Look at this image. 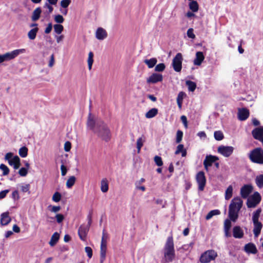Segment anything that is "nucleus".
I'll use <instances>...</instances> for the list:
<instances>
[{"label": "nucleus", "mask_w": 263, "mask_h": 263, "mask_svg": "<svg viewBox=\"0 0 263 263\" xmlns=\"http://www.w3.org/2000/svg\"><path fill=\"white\" fill-rule=\"evenodd\" d=\"M61 175L62 176H65L66 174L67 171V168L64 164H62L61 166Z\"/></svg>", "instance_id": "774afa93"}, {"label": "nucleus", "mask_w": 263, "mask_h": 263, "mask_svg": "<svg viewBox=\"0 0 263 263\" xmlns=\"http://www.w3.org/2000/svg\"><path fill=\"white\" fill-rule=\"evenodd\" d=\"M71 0H62L61 1V6L64 8H67L71 3Z\"/></svg>", "instance_id": "09e8293b"}, {"label": "nucleus", "mask_w": 263, "mask_h": 263, "mask_svg": "<svg viewBox=\"0 0 263 263\" xmlns=\"http://www.w3.org/2000/svg\"><path fill=\"white\" fill-rule=\"evenodd\" d=\"M60 238V235L58 232H55L52 235L50 240L49 241V245L51 247L54 246Z\"/></svg>", "instance_id": "5701e85b"}, {"label": "nucleus", "mask_w": 263, "mask_h": 263, "mask_svg": "<svg viewBox=\"0 0 263 263\" xmlns=\"http://www.w3.org/2000/svg\"><path fill=\"white\" fill-rule=\"evenodd\" d=\"M219 160L218 157L213 155L206 156L205 159L203 161V165L205 170L206 171H209V167L211 166L217 160Z\"/></svg>", "instance_id": "9b49d317"}, {"label": "nucleus", "mask_w": 263, "mask_h": 263, "mask_svg": "<svg viewBox=\"0 0 263 263\" xmlns=\"http://www.w3.org/2000/svg\"><path fill=\"white\" fill-rule=\"evenodd\" d=\"M85 251L87 254L88 257L91 258L92 256V250L90 247H86L85 248Z\"/></svg>", "instance_id": "4d7b16f0"}, {"label": "nucleus", "mask_w": 263, "mask_h": 263, "mask_svg": "<svg viewBox=\"0 0 263 263\" xmlns=\"http://www.w3.org/2000/svg\"><path fill=\"white\" fill-rule=\"evenodd\" d=\"M71 148V144L69 141H66L64 144V150L65 152H69Z\"/></svg>", "instance_id": "680f3d73"}, {"label": "nucleus", "mask_w": 263, "mask_h": 263, "mask_svg": "<svg viewBox=\"0 0 263 263\" xmlns=\"http://www.w3.org/2000/svg\"><path fill=\"white\" fill-rule=\"evenodd\" d=\"M244 235L243 230L239 226H235L233 228V236L235 238H241Z\"/></svg>", "instance_id": "a211bd4d"}, {"label": "nucleus", "mask_w": 263, "mask_h": 263, "mask_svg": "<svg viewBox=\"0 0 263 263\" xmlns=\"http://www.w3.org/2000/svg\"><path fill=\"white\" fill-rule=\"evenodd\" d=\"M55 218H56L57 222L59 223H61L64 219V215L61 214H57L55 216Z\"/></svg>", "instance_id": "052dcab7"}, {"label": "nucleus", "mask_w": 263, "mask_h": 263, "mask_svg": "<svg viewBox=\"0 0 263 263\" xmlns=\"http://www.w3.org/2000/svg\"><path fill=\"white\" fill-rule=\"evenodd\" d=\"M238 118L240 121H244L247 119V108L238 109Z\"/></svg>", "instance_id": "4be33fe9"}, {"label": "nucleus", "mask_w": 263, "mask_h": 263, "mask_svg": "<svg viewBox=\"0 0 263 263\" xmlns=\"http://www.w3.org/2000/svg\"><path fill=\"white\" fill-rule=\"evenodd\" d=\"M61 199V194L58 192L54 193L52 198V200L56 202L60 201Z\"/></svg>", "instance_id": "49530a36"}, {"label": "nucleus", "mask_w": 263, "mask_h": 263, "mask_svg": "<svg viewBox=\"0 0 263 263\" xmlns=\"http://www.w3.org/2000/svg\"><path fill=\"white\" fill-rule=\"evenodd\" d=\"M233 187L232 185H229L225 193V199L226 200L230 199L232 196Z\"/></svg>", "instance_id": "c9c22d12"}, {"label": "nucleus", "mask_w": 263, "mask_h": 263, "mask_svg": "<svg viewBox=\"0 0 263 263\" xmlns=\"http://www.w3.org/2000/svg\"><path fill=\"white\" fill-rule=\"evenodd\" d=\"M41 12V8L40 7L36 8L32 13V15L31 16L32 21H36L38 20L40 17Z\"/></svg>", "instance_id": "b1692460"}, {"label": "nucleus", "mask_w": 263, "mask_h": 263, "mask_svg": "<svg viewBox=\"0 0 263 263\" xmlns=\"http://www.w3.org/2000/svg\"><path fill=\"white\" fill-rule=\"evenodd\" d=\"M76 180V178L74 176L70 177L66 182V186L68 188H71L74 184Z\"/></svg>", "instance_id": "58836bf2"}, {"label": "nucleus", "mask_w": 263, "mask_h": 263, "mask_svg": "<svg viewBox=\"0 0 263 263\" xmlns=\"http://www.w3.org/2000/svg\"><path fill=\"white\" fill-rule=\"evenodd\" d=\"M54 20L56 23L61 24L64 22V18L61 14H57L54 16Z\"/></svg>", "instance_id": "a18cd8bd"}, {"label": "nucleus", "mask_w": 263, "mask_h": 263, "mask_svg": "<svg viewBox=\"0 0 263 263\" xmlns=\"http://www.w3.org/2000/svg\"><path fill=\"white\" fill-rule=\"evenodd\" d=\"M186 96V94L183 91H180L178 95L177 101H183V98Z\"/></svg>", "instance_id": "13d9d810"}, {"label": "nucleus", "mask_w": 263, "mask_h": 263, "mask_svg": "<svg viewBox=\"0 0 263 263\" xmlns=\"http://www.w3.org/2000/svg\"><path fill=\"white\" fill-rule=\"evenodd\" d=\"M107 36L106 31L103 28H98L96 32V37L99 40H103Z\"/></svg>", "instance_id": "dca6fc26"}, {"label": "nucleus", "mask_w": 263, "mask_h": 263, "mask_svg": "<svg viewBox=\"0 0 263 263\" xmlns=\"http://www.w3.org/2000/svg\"><path fill=\"white\" fill-rule=\"evenodd\" d=\"M180 153H181V155L182 157H185L186 156V150L184 148V146L183 144H179L177 147V149L175 152L176 155L179 154Z\"/></svg>", "instance_id": "cd10ccee"}, {"label": "nucleus", "mask_w": 263, "mask_h": 263, "mask_svg": "<svg viewBox=\"0 0 263 263\" xmlns=\"http://www.w3.org/2000/svg\"><path fill=\"white\" fill-rule=\"evenodd\" d=\"M91 116V114L89 113L87 122V127L103 140L109 141L111 139V134L107 124L101 120L95 121Z\"/></svg>", "instance_id": "f257e3e1"}, {"label": "nucleus", "mask_w": 263, "mask_h": 263, "mask_svg": "<svg viewBox=\"0 0 263 263\" xmlns=\"http://www.w3.org/2000/svg\"><path fill=\"white\" fill-rule=\"evenodd\" d=\"M255 181L257 186L259 188L263 187V174L257 176Z\"/></svg>", "instance_id": "7c9ffc66"}, {"label": "nucleus", "mask_w": 263, "mask_h": 263, "mask_svg": "<svg viewBox=\"0 0 263 263\" xmlns=\"http://www.w3.org/2000/svg\"><path fill=\"white\" fill-rule=\"evenodd\" d=\"M187 36L192 39H194L195 38V35L194 33V30L193 28H189L187 31Z\"/></svg>", "instance_id": "3c124183"}, {"label": "nucleus", "mask_w": 263, "mask_h": 263, "mask_svg": "<svg viewBox=\"0 0 263 263\" xmlns=\"http://www.w3.org/2000/svg\"><path fill=\"white\" fill-rule=\"evenodd\" d=\"M44 8H47L48 9L49 13H51L53 11V8L51 6V5H50V4H49L48 3H45V4L44 5Z\"/></svg>", "instance_id": "e2e57ef3"}, {"label": "nucleus", "mask_w": 263, "mask_h": 263, "mask_svg": "<svg viewBox=\"0 0 263 263\" xmlns=\"http://www.w3.org/2000/svg\"><path fill=\"white\" fill-rule=\"evenodd\" d=\"M154 161L156 164L158 166H161L163 165L162 158L160 156H156L154 157Z\"/></svg>", "instance_id": "de8ad7c7"}, {"label": "nucleus", "mask_w": 263, "mask_h": 263, "mask_svg": "<svg viewBox=\"0 0 263 263\" xmlns=\"http://www.w3.org/2000/svg\"><path fill=\"white\" fill-rule=\"evenodd\" d=\"M242 200L240 197L233 199L229 205V217L230 219L235 221L238 217V212L242 206Z\"/></svg>", "instance_id": "f03ea898"}, {"label": "nucleus", "mask_w": 263, "mask_h": 263, "mask_svg": "<svg viewBox=\"0 0 263 263\" xmlns=\"http://www.w3.org/2000/svg\"><path fill=\"white\" fill-rule=\"evenodd\" d=\"M261 212V209L260 208H259L253 212V216H252L253 222L259 221L258 219H259V217L260 216Z\"/></svg>", "instance_id": "72a5a7b5"}, {"label": "nucleus", "mask_w": 263, "mask_h": 263, "mask_svg": "<svg viewBox=\"0 0 263 263\" xmlns=\"http://www.w3.org/2000/svg\"><path fill=\"white\" fill-rule=\"evenodd\" d=\"M217 256V252L214 250H209L201 254L199 258L201 263H209L214 260Z\"/></svg>", "instance_id": "39448f33"}, {"label": "nucleus", "mask_w": 263, "mask_h": 263, "mask_svg": "<svg viewBox=\"0 0 263 263\" xmlns=\"http://www.w3.org/2000/svg\"><path fill=\"white\" fill-rule=\"evenodd\" d=\"M25 51V49H16L11 52H7L4 54H0V63L5 61H9L14 59L20 53H24Z\"/></svg>", "instance_id": "423d86ee"}, {"label": "nucleus", "mask_w": 263, "mask_h": 263, "mask_svg": "<svg viewBox=\"0 0 263 263\" xmlns=\"http://www.w3.org/2000/svg\"><path fill=\"white\" fill-rule=\"evenodd\" d=\"M28 170L25 167H22L18 171V174L21 176L25 177L27 175Z\"/></svg>", "instance_id": "5fc2aeb1"}, {"label": "nucleus", "mask_w": 263, "mask_h": 263, "mask_svg": "<svg viewBox=\"0 0 263 263\" xmlns=\"http://www.w3.org/2000/svg\"><path fill=\"white\" fill-rule=\"evenodd\" d=\"M11 197L14 201L18 200L20 199L19 194L17 190H15L12 193Z\"/></svg>", "instance_id": "bf43d9fd"}, {"label": "nucleus", "mask_w": 263, "mask_h": 263, "mask_svg": "<svg viewBox=\"0 0 263 263\" xmlns=\"http://www.w3.org/2000/svg\"><path fill=\"white\" fill-rule=\"evenodd\" d=\"M165 68V65L164 63H159L155 66V70L157 72H162Z\"/></svg>", "instance_id": "37998d69"}, {"label": "nucleus", "mask_w": 263, "mask_h": 263, "mask_svg": "<svg viewBox=\"0 0 263 263\" xmlns=\"http://www.w3.org/2000/svg\"><path fill=\"white\" fill-rule=\"evenodd\" d=\"M30 187V185L29 184H26L24 185H22L21 186V191L23 193H26L28 192V194L30 193V192L29 191Z\"/></svg>", "instance_id": "603ef678"}, {"label": "nucleus", "mask_w": 263, "mask_h": 263, "mask_svg": "<svg viewBox=\"0 0 263 263\" xmlns=\"http://www.w3.org/2000/svg\"><path fill=\"white\" fill-rule=\"evenodd\" d=\"M220 214V212L219 210H213L210 211L205 216L206 220H209L215 215H218Z\"/></svg>", "instance_id": "473e14b6"}, {"label": "nucleus", "mask_w": 263, "mask_h": 263, "mask_svg": "<svg viewBox=\"0 0 263 263\" xmlns=\"http://www.w3.org/2000/svg\"><path fill=\"white\" fill-rule=\"evenodd\" d=\"M39 31L38 27H35L31 29L28 33V37L31 40H33L36 36V34Z\"/></svg>", "instance_id": "bb28decb"}, {"label": "nucleus", "mask_w": 263, "mask_h": 263, "mask_svg": "<svg viewBox=\"0 0 263 263\" xmlns=\"http://www.w3.org/2000/svg\"><path fill=\"white\" fill-rule=\"evenodd\" d=\"M157 62V60L155 58H152L151 59H145L144 61V63L147 65L149 68H152L155 66Z\"/></svg>", "instance_id": "a878e982"}, {"label": "nucleus", "mask_w": 263, "mask_h": 263, "mask_svg": "<svg viewBox=\"0 0 263 263\" xmlns=\"http://www.w3.org/2000/svg\"><path fill=\"white\" fill-rule=\"evenodd\" d=\"M249 158L252 162L255 163L263 164V149L261 148H255L250 152Z\"/></svg>", "instance_id": "20e7f679"}, {"label": "nucleus", "mask_w": 263, "mask_h": 263, "mask_svg": "<svg viewBox=\"0 0 263 263\" xmlns=\"http://www.w3.org/2000/svg\"><path fill=\"white\" fill-rule=\"evenodd\" d=\"M89 229L88 227H86L84 225L80 226L78 229V235L81 240L83 241L86 240Z\"/></svg>", "instance_id": "4468645a"}, {"label": "nucleus", "mask_w": 263, "mask_h": 263, "mask_svg": "<svg viewBox=\"0 0 263 263\" xmlns=\"http://www.w3.org/2000/svg\"><path fill=\"white\" fill-rule=\"evenodd\" d=\"M182 137H183V132L180 130H178L177 132V134H176V143H179L182 141Z\"/></svg>", "instance_id": "c03bdc74"}, {"label": "nucleus", "mask_w": 263, "mask_h": 263, "mask_svg": "<svg viewBox=\"0 0 263 263\" xmlns=\"http://www.w3.org/2000/svg\"><path fill=\"white\" fill-rule=\"evenodd\" d=\"M257 250L255 245L252 243H248V253L256 254Z\"/></svg>", "instance_id": "f704fd0d"}, {"label": "nucleus", "mask_w": 263, "mask_h": 263, "mask_svg": "<svg viewBox=\"0 0 263 263\" xmlns=\"http://www.w3.org/2000/svg\"><path fill=\"white\" fill-rule=\"evenodd\" d=\"M0 170L3 171V175H7L9 173V168L4 164H1L0 165Z\"/></svg>", "instance_id": "79ce46f5"}, {"label": "nucleus", "mask_w": 263, "mask_h": 263, "mask_svg": "<svg viewBox=\"0 0 263 263\" xmlns=\"http://www.w3.org/2000/svg\"><path fill=\"white\" fill-rule=\"evenodd\" d=\"M204 59L203 53L201 51H198L196 53V58L194 60V64L195 65L199 66Z\"/></svg>", "instance_id": "aec40b11"}, {"label": "nucleus", "mask_w": 263, "mask_h": 263, "mask_svg": "<svg viewBox=\"0 0 263 263\" xmlns=\"http://www.w3.org/2000/svg\"><path fill=\"white\" fill-rule=\"evenodd\" d=\"M183 57L181 53H177L173 59L172 66L174 70L177 72H180L182 69Z\"/></svg>", "instance_id": "6e6552de"}, {"label": "nucleus", "mask_w": 263, "mask_h": 263, "mask_svg": "<svg viewBox=\"0 0 263 263\" xmlns=\"http://www.w3.org/2000/svg\"><path fill=\"white\" fill-rule=\"evenodd\" d=\"M164 256L166 262H172L175 256L173 235L168 236L164 247Z\"/></svg>", "instance_id": "7ed1b4c3"}, {"label": "nucleus", "mask_w": 263, "mask_h": 263, "mask_svg": "<svg viewBox=\"0 0 263 263\" xmlns=\"http://www.w3.org/2000/svg\"><path fill=\"white\" fill-rule=\"evenodd\" d=\"M252 133L253 137L261 142L263 144V127L256 128Z\"/></svg>", "instance_id": "2eb2a0df"}, {"label": "nucleus", "mask_w": 263, "mask_h": 263, "mask_svg": "<svg viewBox=\"0 0 263 263\" xmlns=\"http://www.w3.org/2000/svg\"><path fill=\"white\" fill-rule=\"evenodd\" d=\"M101 190L103 193H106L108 190V183L106 179H103L101 182Z\"/></svg>", "instance_id": "c756f323"}, {"label": "nucleus", "mask_w": 263, "mask_h": 263, "mask_svg": "<svg viewBox=\"0 0 263 263\" xmlns=\"http://www.w3.org/2000/svg\"><path fill=\"white\" fill-rule=\"evenodd\" d=\"M52 28V23H48L47 27L46 28V29L45 30V31H44L45 33L46 34H49L51 31Z\"/></svg>", "instance_id": "69168bd1"}, {"label": "nucleus", "mask_w": 263, "mask_h": 263, "mask_svg": "<svg viewBox=\"0 0 263 263\" xmlns=\"http://www.w3.org/2000/svg\"><path fill=\"white\" fill-rule=\"evenodd\" d=\"M189 8L191 10H192L193 12H196L198 11L199 9V5L197 1H192L189 3Z\"/></svg>", "instance_id": "c85d7f7f"}, {"label": "nucleus", "mask_w": 263, "mask_h": 263, "mask_svg": "<svg viewBox=\"0 0 263 263\" xmlns=\"http://www.w3.org/2000/svg\"><path fill=\"white\" fill-rule=\"evenodd\" d=\"M247 184H244L241 189V195L243 198H247Z\"/></svg>", "instance_id": "864d4df0"}, {"label": "nucleus", "mask_w": 263, "mask_h": 263, "mask_svg": "<svg viewBox=\"0 0 263 263\" xmlns=\"http://www.w3.org/2000/svg\"><path fill=\"white\" fill-rule=\"evenodd\" d=\"M186 85L188 87V89L190 91H194L196 88V84L194 82L190 80H187L185 82Z\"/></svg>", "instance_id": "2f4dec72"}, {"label": "nucleus", "mask_w": 263, "mask_h": 263, "mask_svg": "<svg viewBox=\"0 0 263 263\" xmlns=\"http://www.w3.org/2000/svg\"><path fill=\"white\" fill-rule=\"evenodd\" d=\"M254 229H253V233L255 237H258L259 236L260 231L261 230L262 225L261 223L259 221L258 222H254Z\"/></svg>", "instance_id": "412c9836"}, {"label": "nucleus", "mask_w": 263, "mask_h": 263, "mask_svg": "<svg viewBox=\"0 0 263 263\" xmlns=\"http://www.w3.org/2000/svg\"><path fill=\"white\" fill-rule=\"evenodd\" d=\"M28 151L27 147L23 146L20 148L18 154L21 157L25 158L28 155Z\"/></svg>", "instance_id": "4c0bfd02"}, {"label": "nucleus", "mask_w": 263, "mask_h": 263, "mask_svg": "<svg viewBox=\"0 0 263 263\" xmlns=\"http://www.w3.org/2000/svg\"><path fill=\"white\" fill-rule=\"evenodd\" d=\"M196 180L198 184V190L202 191L206 184V178L203 171L199 172L196 176Z\"/></svg>", "instance_id": "1a4fd4ad"}, {"label": "nucleus", "mask_w": 263, "mask_h": 263, "mask_svg": "<svg viewBox=\"0 0 263 263\" xmlns=\"http://www.w3.org/2000/svg\"><path fill=\"white\" fill-rule=\"evenodd\" d=\"M163 76L160 73H153L146 80V82L148 84H155L158 82L162 81Z\"/></svg>", "instance_id": "ddd939ff"}, {"label": "nucleus", "mask_w": 263, "mask_h": 263, "mask_svg": "<svg viewBox=\"0 0 263 263\" xmlns=\"http://www.w3.org/2000/svg\"><path fill=\"white\" fill-rule=\"evenodd\" d=\"M158 113V110L156 108H153L149 110L145 114V117L148 119L155 117Z\"/></svg>", "instance_id": "393cba45"}, {"label": "nucleus", "mask_w": 263, "mask_h": 263, "mask_svg": "<svg viewBox=\"0 0 263 263\" xmlns=\"http://www.w3.org/2000/svg\"><path fill=\"white\" fill-rule=\"evenodd\" d=\"M234 148L232 146L221 145L218 147L217 151L219 153L226 157H228L232 154Z\"/></svg>", "instance_id": "f8f14e48"}, {"label": "nucleus", "mask_w": 263, "mask_h": 263, "mask_svg": "<svg viewBox=\"0 0 263 263\" xmlns=\"http://www.w3.org/2000/svg\"><path fill=\"white\" fill-rule=\"evenodd\" d=\"M231 220L230 219H227L225 220L224 222V229H227V230L231 229V228L232 226V223H231Z\"/></svg>", "instance_id": "8fccbe9b"}, {"label": "nucleus", "mask_w": 263, "mask_h": 263, "mask_svg": "<svg viewBox=\"0 0 263 263\" xmlns=\"http://www.w3.org/2000/svg\"><path fill=\"white\" fill-rule=\"evenodd\" d=\"M9 190H5L0 192V199L4 198L6 196L7 194L9 193Z\"/></svg>", "instance_id": "338daca9"}, {"label": "nucleus", "mask_w": 263, "mask_h": 263, "mask_svg": "<svg viewBox=\"0 0 263 263\" xmlns=\"http://www.w3.org/2000/svg\"><path fill=\"white\" fill-rule=\"evenodd\" d=\"M261 196L258 192L248 196V208H255L260 202Z\"/></svg>", "instance_id": "0eeeda50"}, {"label": "nucleus", "mask_w": 263, "mask_h": 263, "mask_svg": "<svg viewBox=\"0 0 263 263\" xmlns=\"http://www.w3.org/2000/svg\"><path fill=\"white\" fill-rule=\"evenodd\" d=\"M9 214L8 212L3 213L1 214V223L2 226H6L10 222L11 219Z\"/></svg>", "instance_id": "6ab92c4d"}, {"label": "nucleus", "mask_w": 263, "mask_h": 263, "mask_svg": "<svg viewBox=\"0 0 263 263\" xmlns=\"http://www.w3.org/2000/svg\"><path fill=\"white\" fill-rule=\"evenodd\" d=\"M104 230L103 232V236L101 239L100 247V263H103L106 258L107 251V241L104 238Z\"/></svg>", "instance_id": "9d476101"}, {"label": "nucleus", "mask_w": 263, "mask_h": 263, "mask_svg": "<svg viewBox=\"0 0 263 263\" xmlns=\"http://www.w3.org/2000/svg\"><path fill=\"white\" fill-rule=\"evenodd\" d=\"M54 32L57 34H61L64 30V27L61 24H55L53 25Z\"/></svg>", "instance_id": "a19ab883"}, {"label": "nucleus", "mask_w": 263, "mask_h": 263, "mask_svg": "<svg viewBox=\"0 0 263 263\" xmlns=\"http://www.w3.org/2000/svg\"><path fill=\"white\" fill-rule=\"evenodd\" d=\"M93 52L92 51L89 52V54H88V60H87L88 68L89 70H90L91 69L92 65V64L93 62Z\"/></svg>", "instance_id": "ea45409f"}, {"label": "nucleus", "mask_w": 263, "mask_h": 263, "mask_svg": "<svg viewBox=\"0 0 263 263\" xmlns=\"http://www.w3.org/2000/svg\"><path fill=\"white\" fill-rule=\"evenodd\" d=\"M181 120L182 122L183 123L184 127L186 128H187V118L185 116L182 115L181 116Z\"/></svg>", "instance_id": "0e129e2a"}, {"label": "nucleus", "mask_w": 263, "mask_h": 263, "mask_svg": "<svg viewBox=\"0 0 263 263\" xmlns=\"http://www.w3.org/2000/svg\"><path fill=\"white\" fill-rule=\"evenodd\" d=\"M214 137L217 141H221L224 138L223 134L221 130L215 131L214 133Z\"/></svg>", "instance_id": "e433bc0d"}, {"label": "nucleus", "mask_w": 263, "mask_h": 263, "mask_svg": "<svg viewBox=\"0 0 263 263\" xmlns=\"http://www.w3.org/2000/svg\"><path fill=\"white\" fill-rule=\"evenodd\" d=\"M8 163L10 165L13 166L15 170L18 169L21 166L20 159L17 156H15L9 160Z\"/></svg>", "instance_id": "f3484780"}, {"label": "nucleus", "mask_w": 263, "mask_h": 263, "mask_svg": "<svg viewBox=\"0 0 263 263\" xmlns=\"http://www.w3.org/2000/svg\"><path fill=\"white\" fill-rule=\"evenodd\" d=\"M143 145V144L142 138L141 137L139 138L137 141V148L138 149V152L140 151Z\"/></svg>", "instance_id": "6e6d98bb"}]
</instances>
